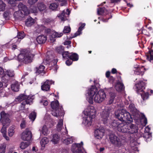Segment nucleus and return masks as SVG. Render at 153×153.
<instances>
[{"label": "nucleus", "mask_w": 153, "mask_h": 153, "mask_svg": "<svg viewBox=\"0 0 153 153\" xmlns=\"http://www.w3.org/2000/svg\"><path fill=\"white\" fill-rule=\"evenodd\" d=\"M115 117L118 120L123 122H133V119L130 113L126 109L122 108L118 109L115 113ZM134 126L133 124L126 122L121 123L119 124L117 128L118 130L123 133L128 132L130 134L134 133Z\"/></svg>", "instance_id": "1"}, {"label": "nucleus", "mask_w": 153, "mask_h": 153, "mask_svg": "<svg viewBox=\"0 0 153 153\" xmlns=\"http://www.w3.org/2000/svg\"><path fill=\"white\" fill-rule=\"evenodd\" d=\"M134 122L137 126V130L140 125L143 127L145 126L147 124V120L144 114L141 113L136 108H134Z\"/></svg>", "instance_id": "2"}, {"label": "nucleus", "mask_w": 153, "mask_h": 153, "mask_svg": "<svg viewBox=\"0 0 153 153\" xmlns=\"http://www.w3.org/2000/svg\"><path fill=\"white\" fill-rule=\"evenodd\" d=\"M34 55L28 50H24L18 56L19 61L25 64H27L32 62Z\"/></svg>", "instance_id": "3"}, {"label": "nucleus", "mask_w": 153, "mask_h": 153, "mask_svg": "<svg viewBox=\"0 0 153 153\" xmlns=\"http://www.w3.org/2000/svg\"><path fill=\"white\" fill-rule=\"evenodd\" d=\"M51 106L53 110L51 114L54 116L58 117L62 116L64 114L62 106L59 105L57 100L51 102Z\"/></svg>", "instance_id": "4"}, {"label": "nucleus", "mask_w": 153, "mask_h": 153, "mask_svg": "<svg viewBox=\"0 0 153 153\" xmlns=\"http://www.w3.org/2000/svg\"><path fill=\"white\" fill-rule=\"evenodd\" d=\"M33 96H27L23 94H21L15 99V101H22L21 103V107L23 108H25L26 105H30L33 103Z\"/></svg>", "instance_id": "5"}, {"label": "nucleus", "mask_w": 153, "mask_h": 153, "mask_svg": "<svg viewBox=\"0 0 153 153\" xmlns=\"http://www.w3.org/2000/svg\"><path fill=\"white\" fill-rule=\"evenodd\" d=\"M109 139L110 142L115 147H120L123 145L122 139H120L114 134H110Z\"/></svg>", "instance_id": "6"}, {"label": "nucleus", "mask_w": 153, "mask_h": 153, "mask_svg": "<svg viewBox=\"0 0 153 153\" xmlns=\"http://www.w3.org/2000/svg\"><path fill=\"white\" fill-rule=\"evenodd\" d=\"M0 121L3 125L8 126L10 122L9 114L6 113L4 111H2L0 113Z\"/></svg>", "instance_id": "7"}, {"label": "nucleus", "mask_w": 153, "mask_h": 153, "mask_svg": "<svg viewBox=\"0 0 153 153\" xmlns=\"http://www.w3.org/2000/svg\"><path fill=\"white\" fill-rule=\"evenodd\" d=\"M66 132L65 133H62L61 134L62 138L61 140L63 143L65 145H68L71 143L73 142V137H68V131H67L66 127H65Z\"/></svg>", "instance_id": "8"}, {"label": "nucleus", "mask_w": 153, "mask_h": 153, "mask_svg": "<svg viewBox=\"0 0 153 153\" xmlns=\"http://www.w3.org/2000/svg\"><path fill=\"white\" fill-rule=\"evenodd\" d=\"M106 96V94L104 91H100L96 94L94 100L96 102L100 103L104 100Z\"/></svg>", "instance_id": "9"}, {"label": "nucleus", "mask_w": 153, "mask_h": 153, "mask_svg": "<svg viewBox=\"0 0 153 153\" xmlns=\"http://www.w3.org/2000/svg\"><path fill=\"white\" fill-rule=\"evenodd\" d=\"M31 131L28 129H26L21 135V138L23 140H30L32 137Z\"/></svg>", "instance_id": "10"}, {"label": "nucleus", "mask_w": 153, "mask_h": 153, "mask_svg": "<svg viewBox=\"0 0 153 153\" xmlns=\"http://www.w3.org/2000/svg\"><path fill=\"white\" fill-rule=\"evenodd\" d=\"M111 113V110L108 108H105L102 112L101 114L102 120L105 124L107 123Z\"/></svg>", "instance_id": "11"}, {"label": "nucleus", "mask_w": 153, "mask_h": 153, "mask_svg": "<svg viewBox=\"0 0 153 153\" xmlns=\"http://www.w3.org/2000/svg\"><path fill=\"white\" fill-rule=\"evenodd\" d=\"M83 144L82 142H81L79 144L75 143L72 144L71 151L73 153H83L81 147V146Z\"/></svg>", "instance_id": "12"}, {"label": "nucleus", "mask_w": 153, "mask_h": 153, "mask_svg": "<svg viewBox=\"0 0 153 153\" xmlns=\"http://www.w3.org/2000/svg\"><path fill=\"white\" fill-rule=\"evenodd\" d=\"M96 114V111L94 107L92 106H88L85 113V115H88L92 118L95 117Z\"/></svg>", "instance_id": "13"}, {"label": "nucleus", "mask_w": 153, "mask_h": 153, "mask_svg": "<svg viewBox=\"0 0 153 153\" xmlns=\"http://www.w3.org/2000/svg\"><path fill=\"white\" fill-rule=\"evenodd\" d=\"M145 83L142 81H140L137 83L136 86V92L139 94L143 91L145 89Z\"/></svg>", "instance_id": "14"}, {"label": "nucleus", "mask_w": 153, "mask_h": 153, "mask_svg": "<svg viewBox=\"0 0 153 153\" xmlns=\"http://www.w3.org/2000/svg\"><path fill=\"white\" fill-rule=\"evenodd\" d=\"M54 82L52 80H47L41 85L42 90L43 91H46L49 90L50 85L52 84Z\"/></svg>", "instance_id": "15"}, {"label": "nucleus", "mask_w": 153, "mask_h": 153, "mask_svg": "<svg viewBox=\"0 0 153 153\" xmlns=\"http://www.w3.org/2000/svg\"><path fill=\"white\" fill-rule=\"evenodd\" d=\"M104 130L103 128H99L95 130L94 135L97 139H100L102 138L104 135Z\"/></svg>", "instance_id": "16"}, {"label": "nucleus", "mask_w": 153, "mask_h": 153, "mask_svg": "<svg viewBox=\"0 0 153 153\" xmlns=\"http://www.w3.org/2000/svg\"><path fill=\"white\" fill-rule=\"evenodd\" d=\"M134 69V74L135 75L142 76L143 75L145 68L143 66L136 67Z\"/></svg>", "instance_id": "17"}, {"label": "nucleus", "mask_w": 153, "mask_h": 153, "mask_svg": "<svg viewBox=\"0 0 153 153\" xmlns=\"http://www.w3.org/2000/svg\"><path fill=\"white\" fill-rule=\"evenodd\" d=\"M97 91V89L95 86H92L88 91V96L89 97H93Z\"/></svg>", "instance_id": "18"}, {"label": "nucleus", "mask_w": 153, "mask_h": 153, "mask_svg": "<svg viewBox=\"0 0 153 153\" xmlns=\"http://www.w3.org/2000/svg\"><path fill=\"white\" fill-rule=\"evenodd\" d=\"M18 7L19 10L23 11L24 13L26 14H28L30 12L28 10L27 7L25 5L23 4L21 2L19 3L18 5Z\"/></svg>", "instance_id": "19"}, {"label": "nucleus", "mask_w": 153, "mask_h": 153, "mask_svg": "<svg viewBox=\"0 0 153 153\" xmlns=\"http://www.w3.org/2000/svg\"><path fill=\"white\" fill-rule=\"evenodd\" d=\"M36 41L39 44L44 43L47 40V36L44 35H40L36 39Z\"/></svg>", "instance_id": "20"}, {"label": "nucleus", "mask_w": 153, "mask_h": 153, "mask_svg": "<svg viewBox=\"0 0 153 153\" xmlns=\"http://www.w3.org/2000/svg\"><path fill=\"white\" fill-rule=\"evenodd\" d=\"M1 77V81L2 82V83L4 84V86L6 87H7L8 83V81L9 80L10 78V77L7 76L5 74H4Z\"/></svg>", "instance_id": "21"}, {"label": "nucleus", "mask_w": 153, "mask_h": 153, "mask_svg": "<svg viewBox=\"0 0 153 153\" xmlns=\"http://www.w3.org/2000/svg\"><path fill=\"white\" fill-rule=\"evenodd\" d=\"M28 14H26L23 11L21 10H19L18 11L14 12L13 15L14 17L16 19H19L20 18L24 16L27 15Z\"/></svg>", "instance_id": "22"}, {"label": "nucleus", "mask_w": 153, "mask_h": 153, "mask_svg": "<svg viewBox=\"0 0 153 153\" xmlns=\"http://www.w3.org/2000/svg\"><path fill=\"white\" fill-rule=\"evenodd\" d=\"M45 67L42 65H40L39 67H36L35 69V72L36 74H39L41 73L45 74L44 69Z\"/></svg>", "instance_id": "23"}, {"label": "nucleus", "mask_w": 153, "mask_h": 153, "mask_svg": "<svg viewBox=\"0 0 153 153\" xmlns=\"http://www.w3.org/2000/svg\"><path fill=\"white\" fill-rule=\"evenodd\" d=\"M87 117H85L84 119L83 123L88 126H91V124L92 119L94 118H92V117L88 115H87Z\"/></svg>", "instance_id": "24"}, {"label": "nucleus", "mask_w": 153, "mask_h": 153, "mask_svg": "<svg viewBox=\"0 0 153 153\" xmlns=\"http://www.w3.org/2000/svg\"><path fill=\"white\" fill-rule=\"evenodd\" d=\"M147 59L150 62L153 63V51L149 50L148 52L146 53Z\"/></svg>", "instance_id": "25"}, {"label": "nucleus", "mask_w": 153, "mask_h": 153, "mask_svg": "<svg viewBox=\"0 0 153 153\" xmlns=\"http://www.w3.org/2000/svg\"><path fill=\"white\" fill-rule=\"evenodd\" d=\"M37 6L38 10L41 12L45 10L47 8L46 5L42 2H38Z\"/></svg>", "instance_id": "26"}, {"label": "nucleus", "mask_w": 153, "mask_h": 153, "mask_svg": "<svg viewBox=\"0 0 153 153\" xmlns=\"http://www.w3.org/2000/svg\"><path fill=\"white\" fill-rule=\"evenodd\" d=\"M115 88L117 91H120L123 90L124 87L123 83L118 82L116 84Z\"/></svg>", "instance_id": "27"}, {"label": "nucleus", "mask_w": 153, "mask_h": 153, "mask_svg": "<svg viewBox=\"0 0 153 153\" xmlns=\"http://www.w3.org/2000/svg\"><path fill=\"white\" fill-rule=\"evenodd\" d=\"M35 20L32 18L30 17L27 18L25 21V24L27 26H30L35 23Z\"/></svg>", "instance_id": "28"}, {"label": "nucleus", "mask_w": 153, "mask_h": 153, "mask_svg": "<svg viewBox=\"0 0 153 153\" xmlns=\"http://www.w3.org/2000/svg\"><path fill=\"white\" fill-rule=\"evenodd\" d=\"M85 23L81 24V25L79 28L78 31L74 34V36H73V37H75L78 35H79L81 33V31L82 29L85 27Z\"/></svg>", "instance_id": "29"}, {"label": "nucleus", "mask_w": 153, "mask_h": 153, "mask_svg": "<svg viewBox=\"0 0 153 153\" xmlns=\"http://www.w3.org/2000/svg\"><path fill=\"white\" fill-rule=\"evenodd\" d=\"M19 85L18 82H15L11 85L12 89L15 91H18L19 90Z\"/></svg>", "instance_id": "30"}, {"label": "nucleus", "mask_w": 153, "mask_h": 153, "mask_svg": "<svg viewBox=\"0 0 153 153\" xmlns=\"http://www.w3.org/2000/svg\"><path fill=\"white\" fill-rule=\"evenodd\" d=\"M69 59L72 61H76L78 59V56L76 53H70Z\"/></svg>", "instance_id": "31"}, {"label": "nucleus", "mask_w": 153, "mask_h": 153, "mask_svg": "<svg viewBox=\"0 0 153 153\" xmlns=\"http://www.w3.org/2000/svg\"><path fill=\"white\" fill-rule=\"evenodd\" d=\"M60 139V137L57 134H55L53 135L52 139L51 141L54 144L57 143Z\"/></svg>", "instance_id": "32"}, {"label": "nucleus", "mask_w": 153, "mask_h": 153, "mask_svg": "<svg viewBox=\"0 0 153 153\" xmlns=\"http://www.w3.org/2000/svg\"><path fill=\"white\" fill-rule=\"evenodd\" d=\"M45 28V27L43 25H38L36 27L35 31L37 33H39L44 30Z\"/></svg>", "instance_id": "33"}, {"label": "nucleus", "mask_w": 153, "mask_h": 153, "mask_svg": "<svg viewBox=\"0 0 153 153\" xmlns=\"http://www.w3.org/2000/svg\"><path fill=\"white\" fill-rule=\"evenodd\" d=\"M49 142L48 139L46 137L43 138L40 141V144L42 147H45V145L47 144Z\"/></svg>", "instance_id": "34"}, {"label": "nucleus", "mask_w": 153, "mask_h": 153, "mask_svg": "<svg viewBox=\"0 0 153 153\" xmlns=\"http://www.w3.org/2000/svg\"><path fill=\"white\" fill-rule=\"evenodd\" d=\"M115 94L114 93H111L110 98L107 103L108 104L111 105L112 103L114 100V99L115 98Z\"/></svg>", "instance_id": "35"}, {"label": "nucleus", "mask_w": 153, "mask_h": 153, "mask_svg": "<svg viewBox=\"0 0 153 153\" xmlns=\"http://www.w3.org/2000/svg\"><path fill=\"white\" fill-rule=\"evenodd\" d=\"M29 144L30 143L28 142H22L20 144V147L22 149H24L28 147Z\"/></svg>", "instance_id": "36"}, {"label": "nucleus", "mask_w": 153, "mask_h": 153, "mask_svg": "<svg viewBox=\"0 0 153 153\" xmlns=\"http://www.w3.org/2000/svg\"><path fill=\"white\" fill-rule=\"evenodd\" d=\"M63 120L62 119H60L59 120V122L58 123V124L57 125V129L58 131H60L61 129H62L63 127Z\"/></svg>", "instance_id": "37"}, {"label": "nucleus", "mask_w": 153, "mask_h": 153, "mask_svg": "<svg viewBox=\"0 0 153 153\" xmlns=\"http://www.w3.org/2000/svg\"><path fill=\"white\" fill-rule=\"evenodd\" d=\"M5 74L8 76L9 77H13L15 75V73L13 71L9 70H7Z\"/></svg>", "instance_id": "38"}, {"label": "nucleus", "mask_w": 153, "mask_h": 153, "mask_svg": "<svg viewBox=\"0 0 153 153\" xmlns=\"http://www.w3.org/2000/svg\"><path fill=\"white\" fill-rule=\"evenodd\" d=\"M136 128H137V126L135 125V126H134V130H135L136 132L134 131V137L136 139L139 138L142 136V133L140 132H138L137 131L138 129L136 130Z\"/></svg>", "instance_id": "39"}, {"label": "nucleus", "mask_w": 153, "mask_h": 153, "mask_svg": "<svg viewBox=\"0 0 153 153\" xmlns=\"http://www.w3.org/2000/svg\"><path fill=\"white\" fill-rule=\"evenodd\" d=\"M141 95L143 100H145L148 99L149 97V93L148 92H144L143 91L139 94Z\"/></svg>", "instance_id": "40"}, {"label": "nucleus", "mask_w": 153, "mask_h": 153, "mask_svg": "<svg viewBox=\"0 0 153 153\" xmlns=\"http://www.w3.org/2000/svg\"><path fill=\"white\" fill-rule=\"evenodd\" d=\"M59 6L58 4L56 3H54L50 4L49 8L52 10H54L57 8Z\"/></svg>", "instance_id": "41"}, {"label": "nucleus", "mask_w": 153, "mask_h": 153, "mask_svg": "<svg viewBox=\"0 0 153 153\" xmlns=\"http://www.w3.org/2000/svg\"><path fill=\"white\" fill-rule=\"evenodd\" d=\"M36 114L34 111L31 112L29 114V118L33 122V121L36 117Z\"/></svg>", "instance_id": "42"}, {"label": "nucleus", "mask_w": 153, "mask_h": 153, "mask_svg": "<svg viewBox=\"0 0 153 153\" xmlns=\"http://www.w3.org/2000/svg\"><path fill=\"white\" fill-rule=\"evenodd\" d=\"M70 14V11L68 9H67L66 11L64 10L60 14H59V17H61L63 18L64 17L65 15H69Z\"/></svg>", "instance_id": "43"}, {"label": "nucleus", "mask_w": 153, "mask_h": 153, "mask_svg": "<svg viewBox=\"0 0 153 153\" xmlns=\"http://www.w3.org/2000/svg\"><path fill=\"white\" fill-rule=\"evenodd\" d=\"M48 131L47 127L46 126L44 125L42 127L41 133L42 134L45 135H46L48 134Z\"/></svg>", "instance_id": "44"}, {"label": "nucleus", "mask_w": 153, "mask_h": 153, "mask_svg": "<svg viewBox=\"0 0 153 153\" xmlns=\"http://www.w3.org/2000/svg\"><path fill=\"white\" fill-rule=\"evenodd\" d=\"M70 53H69L68 51H63L62 54L63 58L64 59H68V58H69L70 55Z\"/></svg>", "instance_id": "45"}, {"label": "nucleus", "mask_w": 153, "mask_h": 153, "mask_svg": "<svg viewBox=\"0 0 153 153\" xmlns=\"http://www.w3.org/2000/svg\"><path fill=\"white\" fill-rule=\"evenodd\" d=\"M14 128L13 127H11L8 130V135L10 137H12L14 133Z\"/></svg>", "instance_id": "46"}, {"label": "nucleus", "mask_w": 153, "mask_h": 153, "mask_svg": "<svg viewBox=\"0 0 153 153\" xmlns=\"http://www.w3.org/2000/svg\"><path fill=\"white\" fill-rule=\"evenodd\" d=\"M143 137L146 138L147 141H149L151 140V135L149 133H144Z\"/></svg>", "instance_id": "47"}, {"label": "nucleus", "mask_w": 153, "mask_h": 153, "mask_svg": "<svg viewBox=\"0 0 153 153\" xmlns=\"http://www.w3.org/2000/svg\"><path fill=\"white\" fill-rule=\"evenodd\" d=\"M5 4L1 0H0V11H4L5 9Z\"/></svg>", "instance_id": "48"}, {"label": "nucleus", "mask_w": 153, "mask_h": 153, "mask_svg": "<svg viewBox=\"0 0 153 153\" xmlns=\"http://www.w3.org/2000/svg\"><path fill=\"white\" fill-rule=\"evenodd\" d=\"M56 50L58 53L62 54L64 51V48L62 46L57 47L56 48Z\"/></svg>", "instance_id": "49"}, {"label": "nucleus", "mask_w": 153, "mask_h": 153, "mask_svg": "<svg viewBox=\"0 0 153 153\" xmlns=\"http://www.w3.org/2000/svg\"><path fill=\"white\" fill-rule=\"evenodd\" d=\"M17 36L18 39H22L25 37V34L24 32H19Z\"/></svg>", "instance_id": "50"}, {"label": "nucleus", "mask_w": 153, "mask_h": 153, "mask_svg": "<svg viewBox=\"0 0 153 153\" xmlns=\"http://www.w3.org/2000/svg\"><path fill=\"white\" fill-rule=\"evenodd\" d=\"M105 8H100L97 9V12L98 15H102L104 13Z\"/></svg>", "instance_id": "51"}, {"label": "nucleus", "mask_w": 153, "mask_h": 153, "mask_svg": "<svg viewBox=\"0 0 153 153\" xmlns=\"http://www.w3.org/2000/svg\"><path fill=\"white\" fill-rule=\"evenodd\" d=\"M6 146L5 145H1L0 146V153H5Z\"/></svg>", "instance_id": "52"}, {"label": "nucleus", "mask_w": 153, "mask_h": 153, "mask_svg": "<svg viewBox=\"0 0 153 153\" xmlns=\"http://www.w3.org/2000/svg\"><path fill=\"white\" fill-rule=\"evenodd\" d=\"M71 31V28L69 27L65 26L63 30V32L64 33H68Z\"/></svg>", "instance_id": "53"}, {"label": "nucleus", "mask_w": 153, "mask_h": 153, "mask_svg": "<svg viewBox=\"0 0 153 153\" xmlns=\"http://www.w3.org/2000/svg\"><path fill=\"white\" fill-rule=\"evenodd\" d=\"M3 126V127H2L1 130V132L2 133V135H5V134H6V126Z\"/></svg>", "instance_id": "54"}, {"label": "nucleus", "mask_w": 153, "mask_h": 153, "mask_svg": "<svg viewBox=\"0 0 153 153\" xmlns=\"http://www.w3.org/2000/svg\"><path fill=\"white\" fill-rule=\"evenodd\" d=\"M63 33H59L58 32H55L53 33V35H54L55 37H60L62 36Z\"/></svg>", "instance_id": "55"}, {"label": "nucleus", "mask_w": 153, "mask_h": 153, "mask_svg": "<svg viewBox=\"0 0 153 153\" xmlns=\"http://www.w3.org/2000/svg\"><path fill=\"white\" fill-rule=\"evenodd\" d=\"M128 108L131 112L133 114L134 113V104H131L129 105Z\"/></svg>", "instance_id": "56"}, {"label": "nucleus", "mask_w": 153, "mask_h": 153, "mask_svg": "<svg viewBox=\"0 0 153 153\" xmlns=\"http://www.w3.org/2000/svg\"><path fill=\"white\" fill-rule=\"evenodd\" d=\"M119 124L120 123H119L118 122H117V121L114 120L112 123L111 125L112 126L114 127H117V128Z\"/></svg>", "instance_id": "57"}, {"label": "nucleus", "mask_w": 153, "mask_h": 153, "mask_svg": "<svg viewBox=\"0 0 153 153\" xmlns=\"http://www.w3.org/2000/svg\"><path fill=\"white\" fill-rule=\"evenodd\" d=\"M38 0H28V3L30 5H33L36 3Z\"/></svg>", "instance_id": "58"}, {"label": "nucleus", "mask_w": 153, "mask_h": 153, "mask_svg": "<svg viewBox=\"0 0 153 153\" xmlns=\"http://www.w3.org/2000/svg\"><path fill=\"white\" fill-rule=\"evenodd\" d=\"M31 12L34 13H37V10L36 8L35 7H32L30 9Z\"/></svg>", "instance_id": "59"}, {"label": "nucleus", "mask_w": 153, "mask_h": 153, "mask_svg": "<svg viewBox=\"0 0 153 153\" xmlns=\"http://www.w3.org/2000/svg\"><path fill=\"white\" fill-rule=\"evenodd\" d=\"M57 61L56 60H53L51 61V63L52 65H53V66H54L55 67V69H56V70H57V69L56 68V65H57Z\"/></svg>", "instance_id": "60"}, {"label": "nucleus", "mask_w": 153, "mask_h": 153, "mask_svg": "<svg viewBox=\"0 0 153 153\" xmlns=\"http://www.w3.org/2000/svg\"><path fill=\"white\" fill-rule=\"evenodd\" d=\"M26 123L25 120L22 121L20 124V126L22 128H25V127Z\"/></svg>", "instance_id": "61"}, {"label": "nucleus", "mask_w": 153, "mask_h": 153, "mask_svg": "<svg viewBox=\"0 0 153 153\" xmlns=\"http://www.w3.org/2000/svg\"><path fill=\"white\" fill-rule=\"evenodd\" d=\"M150 130V128L149 126H147L145 128V133H149V131Z\"/></svg>", "instance_id": "62"}, {"label": "nucleus", "mask_w": 153, "mask_h": 153, "mask_svg": "<svg viewBox=\"0 0 153 153\" xmlns=\"http://www.w3.org/2000/svg\"><path fill=\"white\" fill-rule=\"evenodd\" d=\"M41 103H43V105L46 106L48 105V102L47 100H42L40 102Z\"/></svg>", "instance_id": "63"}, {"label": "nucleus", "mask_w": 153, "mask_h": 153, "mask_svg": "<svg viewBox=\"0 0 153 153\" xmlns=\"http://www.w3.org/2000/svg\"><path fill=\"white\" fill-rule=\"evenodd\" d=\"M88 99V101L90 104H92L93 103V97H89Z\"/></svg>", "instance_id": "64"}]
</instances>
